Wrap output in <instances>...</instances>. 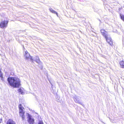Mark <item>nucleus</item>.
I'll return each instance as SVG.
<instances>
[{
	"label": "nucleus",
	"mask_w": 124,
	"mask_h": 124,
	"mask_svg": "<svg viewBox=\"0 0 124 124\" xmlns=\"http://www.w3.org/2000/svg\"><path fill=\"white\" fill-rule=\"evenodd\" d=\"M7 80L10 85L13 88H19L21 85L20 80L17 78L9 77Z\"/></svg>",
	"instance_id": "f257e3e1"
},
{
	"label": "nucleus",
	"mask_w": 124,
	"mask_h": 124,
	"mask_svg": "<svg viewBox=\"0 0 124 124\" xmlns=\"http://www.w3.org/2000/svg\"><path fill=\"white\" fill-rule=\"evenodd\" d=\"M19 109V113L20 116L21 117L23 121L25 120V112L23 111L24 108L23 107L21 104H19L18 106Z\"/></svg>",
	"instance_id": "f03ea898"
},
{
	"label": "nucleus",
	"mask_w": 124,
	"mask_h": 124,
	"mask_svg": "<svg viewBox=\"0 0 124 124\" xmlns=\"http://www.w3.org/2000/svg\"><path fill=\"white\" fill-rule=\"evenodd\" d=\"M8 20H4L0 23V27L2 28H6L8 25Z\"/></svg>",
	"instance_id": "7ed1b4c3"
},
{
	"label": "nucleus",
	"mask_w": 124,
	"mask_h": 124,
	"mask_svg": "<svg viewBox=\"0 0 124 124\" xmlns=\"http://www.w3.org/2000/svg\"><path fill=\"white\" fill-rule=\"evenodd\" d=\"M108 36L105 38L106 39V41L111 46H113V40L111 38L108 37Z\"/></svg>",
	"instance_id": "20e7f679"
},
{
	"label": "nucleus",
	"mask_w": 124,
	"mask_h": 124,
	"mask_svg": "<svg viewBox=\"0 0 124 124\" xmlns=\"http://www.w3.org/2000/svg\"><path fill=\"white\" fill-rule=\"evenodd\" d=\"M31 116L29 115L28 116V121L30 124H33L34 123V119L31 118Z\"/></svg>",
	"instance_id": "39448f33"
},
{
	"label": "nucleus",
	"mask_w": 124,
	"mask_h": 124,
	"mask_svg": "<svg viewBox=\"0 0 124 124\" xmlns=\"http://www.w3.org/2000/svg\"><path fill=\"white\" fill-rule=\"evenodd\" d=\"M101 32L102 35L105 38L108 36V35L106 34L107 32L105 30L103 29H101Z\"/></svg>",
	"instance_id": "423d86ee"
},
{
	"label": "nucleus",
	"mask_w": 124,
	"mask_h": 124,
	"mask_svg": "<svg viewBox=\"0 0 124 124\" xmlns=\"http://www.w3.org/2000/svg\"><path fill=\"white\" fill-rule=\"evenodd\" d=\"M6 124H16V123L13 119H10L7 121Z\"/></svg>",
	"instance_id": "0eeeda50"
},
{
	"label": "nucleus",
	"mask_w": 124,
	"mask_h": 124,
	"mask_svg": "<svg viewBox=\"0 0 124 124\" xmlns=\"http://www.w3.org/2000/svg\"><path fill=\"white\" fill-rule=\"evenodd\" d=\"M24 56L26 59H29L30 56V54L27 51L25 52V54H24Z\"/></svg>",
	"instance_id": "6e6552de"
},
{
	"label": "nucleus",
	"mask_w": 124,
	"mask_h": 124,
	"mask_svg": "<svg viewBox=\"0 0 124 124\" xmlns=\"http://www.w3.org/2000/svg\"><path fill=\"white\" fill-rule=\"evenodd\" d=\"M119 63L121 67L124 68V60H122L120 61Z\"/></svg>",
	"instance_id": "1a4fd4ad"
},
{
	"label": "nucleus",
	"mask_w": 124,
	"mask_h": 124,
	"mask_svg": "<svg viewBox=\"0 0 124 124\" xmlns=\"http://www.w3.org/2000/svg\"><path fill=\"white\" fill-rule=\"evenodd\" d=\"M49 10L50 12L52 13H55L56 14L57 16H58V14L55 11H54V10L52 9V8H50L49 9Z\"/></svg>",
	"instance_id": "9d476101"
},
{
	"label": "nucleus",
	"mask_w": 124,
	"mask_h": 124,
	"mask_svg": "<svg viewBox=\"0 0 124 124\" xmlns=\"http://www.w3.org/2000/svg\"><path fill=\"white\" fill-rule=\"evenodd\" d=\"M120 16L121 19L124 22V15L120 14Z\"/></svg>",
	"instance_id": "9b49d317"
},
{
	"label": "nucleus",
	"mask_w": 124,
	"mask_h": 124,
	"mask_svg": "<svg viewBox=\"0 0 124 124\" xmlns=\"http://www.w3.org/2000/svg\"><path fill=\"white\" fill-rule=\"evenodd\" d=\"M18 92L19 93H23L21 89V88H19L18 90Z\"/></svg>",
	"instance_id": "f8f14e48"
},
{
	"label": "nucleus",
	"mask_w": 124,
	"mask_h": 124,
	"mask_svg": "<svg viewBox=\"0 0 124 124\" xmlns=\"http://www.w3.org/2000/svg\"><path fill=\"white\" fill-rule=\"evenodd\" d=\"M38 124H43V123L42 121H40L39 122Z\"/></svg>",
	"instance_id": "ddd939ff"
},
{
	"label": "nucleus",
	"mask_w": 124,
	"mask_h": 124,
	"mask_svg": "<svg viewBox=\"0 0 124 124\" xmlns=\"http://www.w3.org/2000/svg\"><path fill=\"white\" fill-rule=\"evenodd\" d=\"M2 119H0V123L2 122Z\"/></svg>",
	"instance_id": "4468645a"
},
{
	"label": "nucleus",
	"mask_w": 124,
	"mask_h": 124,
	"mask_svg": "<svg viewBox=\"0 0 124 124\" xmlns=\"http://www.w3.org/2000/svg\"><path fill=\"white\" fill-rule=\"evenodd\" d=\"M39 60H38V61H39Z\"/></svg>",
	"instance_id": "2eb2a0df"
}]
</instances>
